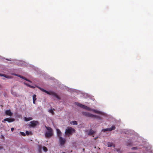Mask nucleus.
<instances>
[{
	"mask_svg": "<svg viewBox=\"0 0 153 153\" xmlns=\"http://www.w3.org/2000/svg\"><path fill=\"white\" fill-rule=\"evenodd\" d=\"M108 146V147L113 146L115 147V145L113 143L111 142H108L107 143Z\"/></svg>",
	"mask_w": 153,
	"mask_h": 153,
	"instance_id": "obj_13",
	"label": "nucleus"
},
{
	"mask_svg": "<svg viewBox=\"0 0 153 153\" xmlns=\"http://www.w3.org/2000/svg\"><path fill=\"white\" fill-rule=\"evenodd\" d=\"M28 131H26V134H28Z\"/></svg>",
	"mask_w": 153,
	"mask_h": 153,
	"instance_id": "obj_30",
	"label": "nucleus"
},
{
	"mask_svg": "<svg viewBox=\"0 0 153 153\" xmlns=\"http://www.w3.org/2000/svg\"><path fill=\"white\" fill-rule=\"evenodd\" d=\"M115 128H116L114 126H112L111 128H108L106 129H103L102 131L104 132H105L107 131H111L113 130H114Z\"/></svg>",
	"mask_w": 153,
	"mask_h": 153,
	"instance_id": "obj_7",
	"label": "nucleus"
},
{
	"mask_svg": "<svg viewBox=\"0 0 153 153\" xmlns=\"http://www.w3.org/2000/svg\"><path fill=\"white\" fill-rule=\"evenodd\" d=\"M30 126L32 127H34L39 124V122L37 121L33 120L30 122Z\"/></svg>",
	"mask_w": 153,
	"mask_h": 153,
	"instance_id": "obj_8",
	"label": "nucleus"
},
{
	"mask_svg": "<svg viewBox=\"0 0 153 153\" xmlns=\"http://www.w3.org/2000/svg\"><path fill=\"white\" fill-rule=\"evenodd\" d=\"M21 133L22 135H23V136H25V133H24L23 132H21Z\"/></svg>",
	"mask_w": 153,
	"mask_h": 153,
	"instance_id": "obj_25",
	"label": "nucleus"
},
{
	"mask_svg": "<svg viewBox=\"0 0 153 153\" xmlns=\"http://www.w3.org/2000/svg\"><path fill=\"white\" fill-rule=\"evenodd\" d=\"M128 146H132V145L131 144V143H128V145H127Z\"/></svg>",
	"mask_w": 153,
	"mask_h": 153,
	"instance_id": "obj_27",
	"label": "nucleus"
},
{
	"mask_svg": "<svg viewBox=\"0 0 153 153\" xmlns=\"http://www.w3.org/2000/svg\"><path fill=\"white\" fill-rule=\"evenodd\" d=\"M32 119H33L32 117H24V120L25 121H30L31 120H32Z\"/></svg>",
	"mask_w": 153,
	"mask_h": 153,
	"instance_id": "obj_15",
	"label": "nucleus"
},
{
	"mask_svg": "<svg viewBox=\"0 0 153 153\" xmlns=\"http://www.w3.org/2000/svg\"><path fill=\"white\" fill-rule=\"evenodd\" d=\"M2 76H4L5 78L8 79H11L12 78V77L11 76H7L4 74H3V75H2Z\"/></svg>",
	"mask_w": 153,
	"mask_h": 153,
	"instance_id": "obj_16",
	"label": "nucleus"
},
{
	"mask_svg": "<svg viewBox=\"0 0 153 153\" xmlns=\"http://www.w3.org/2000/svg\"><path fill=\"white\" fill-rule=\"evenodd\" d=\"M15 75H16V76H19V77H20L21 78H22V76H21V75H17V74H16Z\"/></svg>",
	"mask_w": 153,
	"mask_h": 153,
	"instance_id": "obj_26",
	"label": "nucleus"
},
{
	"mask_svg": "<svg viewBox=\"0 0 153 153\" xmlns=\"http://www.w3.org/2000/svg\"><path fill=\"white\" fill-rule=\"evenodd\" d=\"M36 95L35 94H34L33 96V104H35V101L36 100Z\"/></svg>",
	"mask_w": 153,
	"mask_h": 153,
	"instance_id": "obj_14",
	"label": "nucleus"
},
{
	"mask_svg": "<svg viewBox=\"0 0 153 153\" xmlns=\"http://www.w3.org/2000/svg\"><path fill=\"white\" fill-rule=\"evenodd\" d=\"M59 144L61 146H62L65 144L66 142V140L65 138L60 137H59Z\"/></svg>",
	"mask_w": 153,
	"mask_h": 153,
	"instance_id": "obj_6",
	"label": "nucleus"
},
{
	"mask_svg": "<svg viewBox=\"0 0 153 153\" xmlns=\"http://www.w3.org/2000/svg\"><path fill=\"white\" fill-rule=\"evenodd\" d=\"M82 114L83 115L88 117L91 118L98 117L96 115L93 114L88 112H82Z\"/></svg>",
	"mask_w": 153,
	"mask_h": 153,
	"instance_id": "obj_5",
	"label": "nucleus"
},
{
	"mask_svg": "<svg viewBox=\"0 0 153 153\" xmlns=\"http://www.w3.org/2000/svg\"><path fill=\"white\" fill-rule=\"evenodd\" d=\"M62 153H65V152H62Z\"/></svg>",
	"mask_w": 153,
	"mask_h": 153,
	"instance_id": "obj_32",
	"label": "nucleus"
},
{
	"mask_svg": "<svg viewBox=\"0 0 153 153\" xmlns=\"http://www.w3.org/2000/svg\"><path fill=\"white\" fill-rule=\"evenodd\" d=\"M39 88L42 91L48 94L51 95L53 96V97L56 98L58 100H60V98L59 97L58 95L55 93L53 92V91H50L48 92L46 90L44 89H43L41 88L40 87H39Z\"/></svg>",
	"mask_w": 153,
	"mask_h": 153,
	"instance_id": "obj_3",
	"label": "nucleus"
},
{
	"mask_svg": "<svg viewBox=\"0 0 153 153\" xmlns=\"http://www.w3.org/2000/svg\"><path fill=\"white\" fill-rule=\"evenodd\" d=\"M93 111L95 113L99 114H101V112L99 111H97L95 110H93Z\"/></svg>",
	"mask_w": 153,
	"mask_h": 153,
	"instance_id": "obj_22",
	"label": "nucleus"
},
{
	"mask_svg": "<svg viewBox=\"0 0 153 153\" xmlns=\"http://www.w3.org/2000/svg\"><path fill=\"white\" fill-rule=\"evenodd\" d=\"M14 128H11V131H13L14 130Z\"/></svg>",
	"mask_w": 153,
	"mask_h": 153,
	"instance_id": "obj_28",
	"label": "nucleus"
},
{
	"mask_svg": "<svg viewBox=\"0 0 153 153\" xmlns=\"http://www.w3.org/2000/svg\"><path fill=\"white\" fill-rule=\"evenodd\" d=\"M53 110H54V109L53 108V109H51L49 110V111L50 113H51L53 115V114H54V112L53 111Z\"/></svg>",
	"mask_w": 153,
	"mask_h": 153,
	"instance_id": "obj_19",
	"label": "nucleus"
},
{
	"mask_svg": "<svg viewBox=\"0 0 153 153\" xmlns=\"http://www.w3.org/2000/svg\"><path fill=\"white\" fill-rule=\"evenodd\" d=\"M15 120L14 118H7L5 119H4L2 121V123L5 122V121H7L9 123H10L14 121Z\"/></svg>",
	"mask_w": 153,
	"mask_h": 153,
	"instance_id": "obj_9",
	"label": "nucleus"
},
{
	"mask_svg": "<svg viewBox=\"0 0 153 153\" xmlns=\"http://www.w3.org/2000/svg\"><path fill=\"white\" fill-rule=\"evenodd\" d=\"M2 149L1 147H0V149Z\"/></svg>",
	"mask_w": 153,
	"mask_h": 153,
	"instance_id": "obj_31",
	"label": "nucleus"
},
{
	"mask_svg": "<svg viewBox=\"0 0 153 153\" xmlns=\"http://www.w3.org/2000/svg\"><path fill=\"white\" fill-rule=\"evenodd\" d=\"M138 149V148L135 147H133L131 148L132 150H136Z\"/></svg>",
	"mask_w": 153,
	"mask_h": 153,
	"instance_id": "obj_24",
	"label": "nucleus"
},
{
	"mask_svg": "<svg viewBox=\"0 0 153 153\" xmlns=\"http://www.w3.org/2000/svg\"><path fill=\"white\" fill-rule=\"evenodd\" d=\"M56 131L57 135L59 138L60 137H62V132H61L60 130L59 129H57Z\"/></svg>",
	"mask_w": 153,
	"mask_h": 153,
	"instance_id": "obj_11",
	"label": "nucleus"
},
{
	"mask_svg": "<svg viewBox=\"0 0 153 153\" xmlns=\"http://www.w3.org/2000/svg\"><path fill=\"white\" fill-rule=\"evenodd\" d=\"M45 127L48 130L45 133V136L46 137L49 138L53 135V130L50 127L45 126Z\"/></svg>",
	"mask_w": 153,
	"mask_h": 153,
	"instance_id": "obj_1",
	"label": "nucleus"
},
{
	"mask_svg": "<svg viewBox=\"0 0 153 153\" xmlns=\"http://www.w3.org/2000/svg\"><path fill=\"white\" fill-rule=\"evenodd\" d=\"M43 148L44 151L45 152H46L48 151L47 148L46 147L44 146Z\"/></svg>",
	"mask_w": 153,
	"mask_h": 153,
	"instance_id": "obj_23",
	"label": "nucleus"
},
{
	"mask_svg": "<svg viewBox=\"0 0 153 153\" xmlns=\"http://www.w3.org/2000/svg\"><path fill=\"white\" fill-rule=\"evenodd\" d=\"M11 93L13 95L15 96H17V94L15 92H13V90L11 91Z\"/></svg>",
	"mask_w": 153,
	"mask_h": 153,
	"instance_id": "obj_21",
	"label": "nucleus"
},
{
	"mask_svg": "<svg viewBox=\"0 0 153 153\" xmlns=\"http://www.w3.org/2000/svg\"><path fill=\"white\" fill-rule=\"evenodd\" d=\"M5 113L6 115L10 116H12L13 115L12 113L11 112L10 110H6L5 111Z\"/></svg>",
	"mask_w": 153,
	"mask_h": 153,
	"instance_id": "obj_10",
	"label": "nucleus"
},
{
	"mask_svg": "<svg viewBox=\"0 0 153 153\" xmlns=\"http://www.w3.org/2000/svg\"><path fill=\"white\" fill-rule=\"evenodd\" d=\"M21 78H22L23 79H24L25 80L29 82H31L30 81V80H29V79H26V78H25V77H24L23 76H22V77Z\"/></svg>",
	"mask_w": 153,
	"mask_h": 153,
	"instance_id": "obj_20",
	"label": "nucleus"
},
{
	"mask_svg": "<svg viewBox=\"0 0 153 153\" xmlns=\"http://www.w3.org/2000/svg\"><path fill=\"white\" fill-rule=\"evenodd\" d=\"M24 83L25 85H26L27 86H28L30 88H34V86H33L30 85L24 82Z\"/></svg>",
	"mask_w": 153,
	"mask_h": 153,
	"instance_id": "obj_17",
	"label": "nucleus"
},
{
	"mask_svg": "<svg viewBox=\"0 0 153 153\" xmlns=\"http://www.w3.org/2000/svg\"><path fill=\"white\" fill-rule=\"evenodd\" d=\"M76 105L77 106L82 108L84 109L85 110H88V111H91V108H90L86 106L85 105H83L82 104L80 103H79L78 102H75V103Z\"/></svg>",
	"mask_w": 153,
	"mask_h": 153,
	"instance_id": "obj_4",
	"label": "nucleus"
},
{
	"mask_svg": "<svg viewBox=\"0 0 153 153\" xmlns=\"http://www.w3.org/2000/svg\"><path fill=\"white\" fill-rule=\"evenodd\" d=\"M71 124L73 125H76L77 124V122L76 121H73L71 122Z\"/></svg>",
	"mask_w": 153,
	"mask_h": 153,
	"instance_id": "obj_18",
	"label": "nucleus"
},
{
	"mask_svg": "<svg viewBox=\"0 0 153 153\" xmlns=\"http://www.w3.org/2000/svg\"><path fill=\"white\" fill-rule=\"evenodd\" d=\"M95 133V131L93 130L92 129H90L88 133V134L89 135H91Z\"/></svg>",
	"mask_w": 153,
	"mask_h": 153,
	"instance_id": "obj_12",
	"label": "nucleus"
},
{
	"mask_svg": "<svg viewBox=\"0 0 153 153\" xmlns=\"http://www.w3.org/2000/svg\"><path fill=\"white\" fill-rule=\"evenodd\" d=\"M2 75H3L2 74H0V76H2Z\"/></svg>",
	"mask_w": 153,
	"mask_h": 153,
	"instance_id": "obj_29",
	"label": "nucleus"
},
{
	"mask_svg": "<svg viewBox=\"0 0 153 153\" xmlns=\"http://www.w3.org/2000/svg\"><path fill=\"white\" fill-rule=\"evenodd\" d=\"M75 130L74 129L71 127H68L65 129V135L67 136H69L71 135L74 133H75Z\"/></svg>",
	"mask_w": 153,
	"mask_h": 153,
	"instance_id": "obj_2",
	"label": "nucleus"
}]
</instances>
